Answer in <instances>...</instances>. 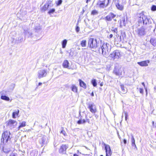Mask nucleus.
<instances>
[{
  "instance_id": "63",
  "label": "nucleus",
  "mask_w": 156,
  "mask_h": 156,
  "mask_svg": "<svg viewBox=\"0 0 156 156\" xmlns=\"http://www.w3.org/2000/svg\"><path fill=\"white\" fill-rule=\"evenodd\" d=\"M83 11L84 12V11L83 10Z\"/></svg>"
},
{
  "instance_id": "8",
  "label": "nucleus",
  "mask_w": 156,
  "mask_h": 156,
  "mask_svg": "<svg viewBox=\"0 0 156 156\" xmlns=\"http://www.w3.org/2000/svg\"><path fill=\"white\" fill-rule=\"evenodd\" d=\"M109 56L113 60L115 58H118L120 56V53L119 51L116 50L113 51L112 53L110 54Z\"/></svg>"
},
{
  "instance_id": "40",
  "label": "nucleus",
  "mask_w": 156,
  "mask_h": 156,
  "mask_svg": "<svg viewBox=\"0 0 156 156\" xmlns=\"http://www.w3.org/2000/svg\"><path fill=\"white\" fill-rule=\"evenodd\" d=\"M80 27L78 26H76V32H78L80 31Z\"/></svg>"
},
{
  "instance_id": "34",
  "label": "nucleus",
  "mask_w": 156,
  "mask_h": 156,
  "mask_svg": "<svg viewBox=\"0 0 156 156\" xmlns=\"http://www.w3.org/2000/svg\"><path fill=\"white\" fill-rule=\"evenodd\" d=\"M62 2V0H58V1H56L55 3L57 6H59L61 5Z\"/></svg>"
},
{
  "instance_id": "45",
  "label": "nucleus",
  "mask_w": 156,
  "mask_h": 156,
  "mask_svg": "<svg viewBox=\"0 0 156 156\" xmlns=\"http://www.w3.org/2000/svg\"><path fill=\"white\" fill-rule=\"evenodd\" d=\"M125 120H126L128 116V115L127 113L126 112H125Z\"/></svg>"
},
{
  "instance_id": "2",
  "label": "nucleus",
  "mask_w": 156,
  "mask_h": 156,
  "mask_svg": "<svg viewBox=\"0 0 156 156\" xmlns=\"http://www.w3.org/2000/svg\"><path fill=\"white\" fill-rule=\"evenodd\" d=\"M109 44L106 43H104L102 45H100V47L98 49V51L100 53H101L105 56H107V54L108 53L109 49L108 48Z\"/></svg>"
},
{
  "instance_id": "35",
  "label": "nucleus",
  "mask_w": 156,
  "mask_h": 156,
  "mask_svg": "<svg viewBox=\"0 0 156 156\" xmlns=\"http://www.w3.org/2000/svg\"><path fill=\"white\" fill-rule=\"evenodd\" d=\"M132 145L133 146V145H135V140L133 135L132 136Z\"/></svg>"
},
{
  "instance_id": "39",
  "label": "nucleus",
  "mask_w": 156,
  "mask_h": 156,
  "mask_svg": "<svg viewBox=\"0 0 156 156\" xmlns=\"http://www.w3.org/2000/svg\"><path fill=\"white\" fill-rule=\"evenodd\" d=\"M60 133L63 134L64 136L66 135V132L64 130H62L60 132Z\"/></svg>"
},
{
  "instance_id": "1",
  "label": "nucleus",
  "mask_w": 156,
  "mask_h": 156,
  "mask_svg": "<svg viewBox=\"0 0 156 156\" xmlns=\"http://www.w3.org/2000/svg\"><path fill=\"white\" fill-rule=\"evenodd\" d=\"M99 41H98L97 39L92 38H90L88 41V46L93 51H96V49L100 46Z\"/></svg>"
},
{
  "instance_id": "37",
  "label": "nucleus",
  "mask_w": 156,
  "mask_h": 156,
  "mask_svg": "<svg viewBox=\"0 0 156 156\" xmlns=\"http://www.w3.org/2000/svg\"><path fill=\"white\" fill-rule=\"evenodd\" d=\"M151 9L152 11H155L156 10V5H152Z\"/></svg>"
},
{
  "instance_id": "31",
  "label": "nucleus",
  "mask_w": 156,
  "mask_h": 156,
  "mask_svg": "<svg viewBox=\"0 0 156 156\" xmlns=\"http://www.w3.org/2000/svg\"><path fill=\"white\" fill-rule=\"evenodd\" d=\"M126 35L125 32L122 33L120 37V40H121L122 39L124 40V38L126 37Z\"/></svg>"
},
{
  "instance_id": "38",
  "label": "nucleus",
  "mask_w": 156,
  "mask_h": 156,
  "mask_svg": "<svg viewBox=\"0 0 156 156\" xmlns=\"http://www.w3.org/2000/svg\"><path fill=\"white\" fill-rule=\"evenodd\" d=\"M112 28L113 29H112L111 30L112 31H113V32H114V33H117L118 32L117 28Z\"/></svg>"
},
{
  "instance_id": "51",
  "label": "nucleus",
  "mask_w": 156,
  "mask_h": 156,
  "mask_svg": "<svg viewBox=\"0 0 156 156\" xmlns=\"http://www.w3.org/2000/svg\"><path fill=\"white\" fill-rule=\"evenodd\" d=\"M81 116H82L81 115L80 112L79 113V115L78 117H81Z\"/></svg>"
},
{
  "instance_id": "16",
  "label": "nucleus",
  "mask_w": 156,
  "mask_h": 156,
  "mask_svg": "<svg viewBox=\"0 0 156 156\" xmlns=\"http://www.w3.org/2000/svg\"><path fill=\"white\" fill-rule=\"evenodd\" d=\"M89 108L92 113H94L96 112V107L95 105L93 104L89 105Z\"/></svg>"
},
{
  "instance_id": "22",
  "label": "nucleus",
  "mask_w": 156,
  "mask_h": 156,
  "mask_svg": "<svg viewBox=\"0 0 156 156\" xmlns=\"http://www.w3.org/2000/svg\"><path fill=\"white\" fill-rule=\"evenodd\" d=\"M26 122L25 121H23L22 122H20V126L17 128L18 130H19L22 127H25L26 126Z\"/></svg>"
},
{
  "instance_id": "32",
  "label": "nucleus",
  "mask_w": 156,
  "mask_h": 156,
  "mask_svg": "<svg viewBox=\"0 0 156 156\" xmlns=\"http://www.w3.org/2000/svg\"><path fill=\"white\" fill-rule=\"evenodd\" d=\"M91 83L94 87H96L97 85V84L96 82V80L95 79H93L91 80Z\"/></svg>"
},
{
  "instance_id": "23",
  "label": "nucleus",
  "mask_w": 156,
  "mask_h": 156,
  "mask_svg": "<svg viewBox=\"0 0 156 156\" xmlns=\"http://www.w3.org/2000/svg\"><path fill=\"white\" fill-rule=\"evenodd\" d=\"M47 139V138L46 137L44 136L41 138V140H40L39 143L42 144H44L45 143V142Z\"/></svg>"
},
{
  "instance_id": "24",
  "label": "nucleus",
  "mask_w": 156,
  "mask_h": 156,
  "mask_svg": "<svg viewBox=\"0 0 156 156\" xmlns=\"http://www.w3.org/2000/svg\"><path fill=\"white\" fill-rule=\"evenodd\" d=\"M150 42L154 46H156V40L155 38H151Z\"/></svg>"
},
{
  "instance_id": "18",
  "label": "nucleus",
  "mask_w": 156,
  "mask_h": 156,
  "mask_svg": "<svg viewBox=\"0 0 156 156\" xmlns=\"http://www.w3.org/2000/svg\"><path fill=\"white\" fill-rule=\"evenodd\" d=\"M79 120L77 121V123L79 125L81 124H85L86 122V121L84 119H82V116H81V117H78Z\"/></svg>"
},
{
  "instance_id": "43",
  "label": "nucleus",
  "mask_w": 156,
  "mask_h": 156,
  "mask_svg": "<svg viewBox=\"0 0 156 156\" xmlns=\"http://www.w3.org/2000/svg\"><path fill=\"white\" fill-rule=\"evenodd\" d=\"M140 92L141 94H143V90L142 88H140Z\"/></svg>"
},
{
  "instance_id": "46",
  "label": "nucleus",
  "mask_w": 156,
  "mask_h": 156,
  "mask_svg": "<svg viewBox=\"0 0 156 156\" xmlns=\"http://www.w3.org/2000/svg\"><path fill=\"white\" fill-rule=\"evenodd\" d=\"M9 156H16V155H15V154L14 153H12L11 154H10Z\"/></svg>"
},
{
  "instance_id": "58",
  "label": "nucleus",
  "mask_w": 156,
  "mask_h": 156,
  "mask_svg": "<svg viewBox=\"0 0 156 156\" xmlns=\"http://www.w3.org/2000/svg\"><path fill=\"white\" fill-rule=\"evenodd\" d=\"M114 20L115 21H116V20L115 19H114Z\"/></svg>"
},
{
  "instance_id": "36",
  "label": "nucleus",
  "mask_w": 156,
  "mask_h": 156,
  "mask_svg": "<svg viewBox=\"0 0 156 156\" xmlns=\"http://www.w3.org/2000/svg\"><path fill=\"white\" fill-rule=\"evenodd\" d=\"M55 11V9H50L48 12V13L49 14H50L51 13H54Z\"/></svg>"
},
{
  "instance_id": "52",
  "label": "nucleus",
  "mask_w": 156,
  "mask_h": 156,
  "mask_svg": "<svg viewBox=\"0 0 156 156\" xmlns=\"http://www.w3.org/2000/svg\"><path fill=\"white\" fill-rule=\"evenodd\" d=\"M91 95L92 96H94V94L93 93V92H92V93H91Z\"/></svg>"
},
{
  "instance_id": "33",
  "label": "nucleus",
  "mask_w": 156,
  "mask_h": 156,
  "mask_svg": "<svg viewBox=\"0 0 156 156\" xmlns=\"http://www.w3.org/2000/svg\"><path fill=\"white\" fill-rule=\"evenodd\" d=\"M98 14V12L96 10H93L91 12V14L94 15H97Z\"/></svg>"
},
{
  "instance_id": "7",
  "label": "nucleus",
  "mask_w": 156,
  "mask_h": 156,
  "mask_svg": "<svg viewBox=\"0 0 156 156\" xmlns=\"http://www.w3.org/2000/svg\"><path fill=\"white\" fill-rule=\"evenodd\" d=\"M109 2V0H104L103 1H100V2L98 3L100 8H104L107 6Z\"/></svg>"
},
{
  "instance_id": "53",
  "label": "nucleus",
  "mask_w": 156,
  "mask_h": 156,
  "mask_svg": "<svg viewBox=\"0 0 156 156\" xmlns=\"http://www.w3.org/2000/svg\"><path fill=\"white\" fill-rule=\"evenodd\" d=\"M42 83H41L40 82L38 83V86H40L42 84Z\"/></svg>"
},
{
  "instance_id": "48",
  "label": "nucleus",
  "mask_w": 156,
  "mask_h": 156,
  "mask_svg": "<svg viewBox=\"0 0 156 156\" xmlns=\"http://www.w3.org/2000/svg\"><path fill=\"white\" fill-rule=\"evenodd\" d=\"M122 21L123 22V24H124V22H125V18H122V20H121V22H122Z\"/></svg>"
},
{
  "instance_id": "4",
  "label": "nucleus",
  "mask_w": 156,
  "mask_h": 156,
  "mask_svg": "<svg viewBox=\"0 0 156 156\" xmlns=\"http://www.w3.org/2000/svg\"><path fill=\"white\" fill-rule=\"evenodd\" d=\"M10 135V133L9 132L7 131H5L2 134L1 142L5 144L7 143L9 140L10 141L11 139Z\"/></svg>"
},
{
  "instance_id": "47",
  "label": "nucleus",
  "mask_w": 156,
  "mask_h": 156,
  "mask_svg": "<svg viewBox=\"0 0 156 156\" xmlns=\"http://www.w3.org/2000/svg\"><path fill=\"white\" fill-rule=\"evenodd\" d=\"M86 122H87L89 123H90V122L89 119H86L85 120Z\"/></svg>"
},
{
  "instance_id": "54",
  "label": "nucleus",
  "mask_w": 156,
  "mask_h": 156,
  "mask_svg": "<svg viewBox=\"0 0 156 156\" xmlns=\"http://www.w3.org/2000/svg\"><path fill=\"white\" fill-rule=\"evenodd\" d=\"M73 156H79L77 154H73Z\"/></svg>"
},
{
  "instance_id": "15",
  "label": "nucleus",
  "mask_w": 156,
  "mask_h": 156,
  "mask_svg": "<svg viewBox=\"0 0 156 156\" xmlns=\"http://www.w3.org/2000/svg\"><path fill=\"white\" fill-rule=\"evenodd\" d=\"M113 73L117 76H120L122 75V71L119 68L115 67L113 70Z\"/></svg>"
},
{
  "instance_id": "5",
  "label": "nucleus",
  "mask_w": 156,
  "mask_h": 156,
  "mask_svg": "<svg viewBox=\"0 0 156 156\" xmlns=\"http://www.w3.org/2000/svg\"><path fill=\"white\" fill-rule=\"evenodd\" d=\"M47 70L42 69L38 71L37 73V77L39 79L45 77L47 75Z\"/></svg>"
},
{
  "instance_id": "62",
  "label": "nucleus",
  "mask_w": 156,
  "mask_h": 156,
  "mask_svg": "<svg viewBox=\"0 0 156 156\" xmlns=\"http://www.w3.org/2000/svg\"><path fill=\"white\" fill-rule=\"evenodd\" d=\"M123 117V115H122V117Z\"/></svg>"
},
{
  "instance_id": "25",
  "label": "nucleus",
  "mask_w": 156,
  "mask_h": 156,
  "mask_svg": "<svg viewBox=\"0 0 156 156\" xmlns=\"http://www.w3.org/2000/svg\"><path fill=\"white\" fill-rule=\"evenodd\" d=\"M122 91V93L123 94H125L127 92V89L126 88H125L124 86L123 85H120Z\"/></svg>"
},
{
  "instance_id": "11",
  "label": "nucleus",
  "mask_w": 156,
  "mask_h": 156,
  "mask_svg": "<svg viewBox=\"0 0 156 156\" xmlns=\"http://www.w3.org/2000/svg\"><path fill=\"white\" fill-rule=\"evenodd\" d=\"M116 15L112 12L110 13L105 18V19L108 21H111L112 19H114Z\"/></svg>"
},
{
  "instance_id": "14",
  "label": "nucleus",
  "mask_w": 156,
  "mask_h": 156,
  "mask_svg": "<svg viewBox=\"0 0 156 156\" xmlns=\"http://www.w3.org/2000/svg\"><path fill=\"white\" fill-rule=\"evenodd\" d=\"M150 63L149 60H147L144 61L138 62L137 64L141 66H148V64Z\"/></svg>"
},
{
  "instance_id": "19",
  "label": "nucleus",
  "mask_w": 156,
  "mask_h": 156,
  "mask_svg": "<svg viewBox=\"0 0 156 156\" xmlns=\"http://www.w3.org/2000/svg\"><path fill=\"white\" fill-rule=\"evenodd\" d=\"M69 63L68 61L67 60H65L64 61L63 63L62 66L64 68L70 69V68H69Z\"/></svg>"
},
{
  "instance_id": "50",
  "label": "nucleus",
  "mask_w": 156,
  "mask_h": 156,
  "mask_svg": "<svg viewBox=\"0 0 156 156\" xmlns=\"http://www.w3.org/2000/svg\"><path fill=\"white\" fill-rule=\"evenodd\" d=\"M113 37V35L112 34H110L109 36V38H111Z\"/></svg>"
},
{
  "instance_id": "20",
  "label": "nucleus",
  "mask_w": 156,
  "mask_h": 156,
  "mask_svg": "<svg viewBox=\"0 0 156 156\" xmlns=\"http://www.w3.org/2000/svg\"><path fill=\"white\" fill-rule=\"evenodd\" d=\"M79 81L80 86L84 89H86L87 86L86 83L80 79H79Z\"/></svg>"
},
{
  "instance_id": "30",
  "label": "nucleus",
  "mask_w": 156,
  "mask_h": 156,
  "mask_svg": "<svg viewBox=\"0 0 156 156\" xmlns=\"http://www.w3.org/2000/svg\"><path fill=\"white\" fill-rule=\"evenodd\" d=\"M87 41L85 40H83L81 41L80 44L83 47H85L86 46Z\"/></svg>"
},
{
  "instance_id": "55",
  "label": "nucleus",
  "mask_w": 156,
  "mask_h": 156,
  "mask_svg": "<svg viewBox=\"0 0 156 156\" xmlns=\"http://www.w3.org/2000/svg\"><path fill=\"white\" fill-rule=\"evenodd\" d=\"M101 86H102L103 85V83H101L100 84Z\"/></svg>"
},
{
  "instance_id": "12",
  "label": "nucleus",
  "mask_w": 156,
  "mask_h": 156,
  "mask_svg": "<svg viewBox=\"0 0 156 156\" xmlns=\"http://www.w3.org/2000/svg\"><path fill=\"white\" fill-rule=\"evenodd\" d=\"M68 145L66 144H62L59 149V153L62 154H65L66 152V150L68 148Z\"/></svg>"
},
{
  "instance_id": "6",
  "label": "nucleus",
  "mask_w": 156,
  "mask_h": 156,
  "mask_svg": "<svg viewBox=\"0 0 156 156\" xmlns=\"http://www.w3.org/2000/svg\"><path fill=\"white\" fill-rule=\"evenodd\" d=\"M17 124V122L13 120H9L7 122V126L10 129L14 128Z\"/></svg>"
},
{
  "instance_id": "10",
  "label": "nucleus",
  "mask_w": 156,
  "mask_h": 156,
  "mask_svg": "<svg viewBox=\"0 0 156 156\" xmlns=\"http://www.w3.org/2000/svg\"><path fill=\"white\" fill-rule=\"evenodd\" d=\"M51 3L52 1H51L49 0L47 1L44 5L41 8V11L42 12H44L46 11L48 9L49 6H50Z\"/></svg>"
},
{
  "instance_id": "61",
  "label": "nucleus",
  "mask_w": 156,
  "mask_h": 156,
  "mask_svg": "<svg viewBox=\"0 0 156 156\" xmlns=\"http://www.w3.org/2000/svg\"><path fill=\"white\" fill-rule=\"evenodd\" d=\"M47 65L46 66V67H47Z\"/></svg>"
},
{
  "instance_id": "21",
  "label": "nucleus",
  "mask_w": 156,
  "mask_h": 156,
  "mask_svg": "<svg viewBox=\"0 0 156 156\" xmlns=\"http://www.w3.org/2000/svg\"><path fill=\"white\" fill-rule=\"evenodd\" d=\"M116 6L117 9L120 10H122L123 9V6L121 3H119L117 4H115Z\"/></svg>"
},
{
  "instance_id": "59",
  "label": "nucleus",
  "mask_w": 156,
  "mask_h": 156,
  "mask_svg": "<svg viewBox=\"0 0 156 156\" xmlns=\"http://www.w3.org/2000/svg\"><path fill=\"white\" fill-rule=\"evenodd\" d=\"M77 49H78V50H79V49H80V48H77Z\"/></svg>"
},
{
  "instance_id": "41",
  "label": "nucleus",
  "mask_w": 156,
  "mask_h": 156,
  "mask_svg": "<svg viewBox=\"0 0 156 156\" xmlns=\"http://www.w3.org/2000/svg\"><path fill=\"white\" fill-rule=\"evenodd\" d=\"M3 151L5 153H8L9 152V150H6L5 149H3Z\"/></svg>"
},
{
  "instance_id": "13",
  "label": "nucleus",
  "mask_w": 156,
  "mask_h": 156,
  "mask_svg": "<svg viewBox=\"0 0 156 156\" xmlns=\"http://www.w3.org/2000/svg\"><path fill=\"white\" fill-rule=\"evenodd\" d=\"M105 148L106 153V156H110L112 154V151L110 146L108 145L104 144Z\"/></svg>"
},
{
  "instance_id": "9",
  "label": "nucleus",
  "mask_w": 156,
  "mask_h": 156,
  "mask_svg": "<svg viewBox=\"0 0 156 156\" xmlns=\"http://www.w3.org/2000/svg\"><path fill=\"white\" fill-rule=\"evenodd\" d=\"M135 31L139 36H143L146 33L145 29L143 27L137 29Z\"/></svg>"
},
{
  "instance_id": "29",
  "label": "nucleus",
  "mask_w": 156,
  "mask_h": 156,
  "mask_svg": "<svg viewBox=\"0 0 156 156\" xmlns=\"http://www.w3.org/2000/svg\"><path fill=\"white\" fill-rule=\"evenodd\" d=\"M1 98L2 99L5 100L6 101H9L10 100V99L9 97L5 95H2L1 96Z\"/></svg>"
},
{
  "instance_id": "17",
  "label": "nucleus",
  "mask_w": 156,
  "mask_h": 156,
  "mask_svg": "<svg viewBox=\"0 0 156 156\" xmlns=\"http://www.w3.org/2000/svg\"><path fill=\"white\" fill-rule=\"evenodd\" d=\"M24 33L26 37H29L32 35V33L28 29L24 30Z\"/></svg>"
},
{
  "instance_id": "60",
  "label": "nucleus",
  "mask_w": 156,
  "mask_h": 156,
  "mask_svg": "<svg viewBox=\"0 0 156 156\" xmlns=\"http://www.w3.org/2000/svg\"><path fill=\"white\" fill-rule=\"evenodd\" d=\"M100 156H103V155H100Z\"/></svg>"
},
{
  "instance_id": "27",
  "label": "nucleus",
  "mask_w": 156,
  "mask_h": 156,
  "mask_svg": "<svg viewBox=\"0 0 156 156\" xmlns=\"http://www.w3.org/2000/svg\"><path fill=\"white\" fill-rule=\"evenodd\" d=\"M71 90L74 92L77 93V88L75 85H73L71 87Z\"/></svg>"
},
{
  "instance_id": "28",
  "label": "nucleus",
  "mask_w": 156,
  "mask_h": 156,
  "mask_svg": "<svg viewBox=\"0 0 156 156\" xmlns=\"http://www.w3.org/2000/svg\"><path fill=\"white\" fill-rule=\"evenodd\" d=\"M67 40L66 39L64 40L62 42V48H65L67 43Z\"/></svg>"
},
{
  "instance_id": "56",
  "label": "nucleus",
  "mask_w": 156,
  "mask_h": 156,
  "mask_svg": "<svg viewBox=\"0 0 156 156\" xmlns=\"http://www.w3.org/2000/svg\"><path fill=\"white\" fill-rule=\"evenodd\" d=\"M133 146L135 147L136 148H137V147L136 146V145L135 144V145H133Z\"/></svg>"
},
{
  "instance_id": "57",
  "label": "nucleus",
  "mask_w": 156,
  "mask_h": 156,
  "mask_svg": "<svg viewBox=\"0 0 156 156\" xmlns=\"http://www.w3.org/2000/svg\"><path fill=\"white\" fill-rule=\"evenodd\" d=\"M90 0H87L86 2L87 3L88 2L90 1Z\"/></svg>"
},
{
  "instance_id": "42",
  "label": "nucleus",
  "mask_w": 156,
  "mask_h": 156,
  "mask_svg": "<svg viewBox=\"0 0 156 156\" xmlns=\"http://www.w3.org/2000/svg\"><path fill=\"white\" fill-rule=\"evenodd\" d=\"M115 4H117L118 3H121L120 0H115Z\"/></svg>"
},
{
  "instance_id": "49",
  "label": "nucleus",
  "mask_w": 156,
  "mask_h": 156,
  "mask_svg": "<svg viewBox=\"0 0 156 156\" xmlns=\"http://www.w3.org/2000/svg\"><path fill=\"white\" fill-rule=\"evenodd\" d=\"M126 142H127V141H126V139H124L123 140V142H124V143L125 144H126Z\"/></svg>"
},
{
  "instance_id": "3",
  "label": "nucleus",
  "mask_w": 156,
  "mask_h": 156,
  "mask_svg": "<svg viewBox=\"0 0 156 156\" xmlns=\"http://www.w3.org/2000/svg\"><path fill=\"white\" fill-rule=\"evenodd\" d=\"M140 16L139 17L138 22L141 23L143 21L144 24H147V23L150 24L151 23L149 17H148L147 16L144 15L143 14H140Z\"/></svg>"
},
{
  "instance_id": "44",
  "label": "nucleus",
  "mask_w": 156,
  "mask_h": 156,
  "mask_svg": "<svg viewBox=\"0 0 156 156\" xmlns=\"http://www.w3.org/2000/svg\"><path fill=\"white\" fill-rule=\"evenodd\" d=\"M142 84L144 87L146 91L147 92V88H146L145 87V85L144 83V82L142 83Z\"/></svg>"
},
{
  "instance_id": "26",
  "label": "nucleus",
  "mask_w": 156,
  "mask_h": 156,
  "mask_svg": "<svg viewBox=\"0 0 156 156\" xmlns=\"http://www.w3.org/2000/svg\"><path fill=\"white\" fill-rule=\"evenodd\" d=\"M20 111L19 110L17 109V110L15 111V112H14L12 113V116L13 118H16V115H18Z\"/></svg>"
}]
</instances>
